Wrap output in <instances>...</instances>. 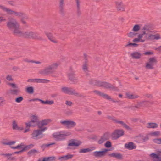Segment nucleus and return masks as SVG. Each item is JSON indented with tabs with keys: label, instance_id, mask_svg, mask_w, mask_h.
<instances>
[{
	"label": "nucleus",
	"instance_id": "nucleus-1",
	"mask_svg": "<svg viewBox=\"0 0 161 161\" xmlns=\"http://www.w3.org/2000/svg\"><path fill=\"white\" fill-rule=\"evenodd\" d=\"M6 26L11 31L12 34L14 36L31 39V31H22L20 29L19 24L15 19L12 17L10 18L7 22Z\"/></svg>",
	"mask_w": 161,
	"mask_h": 161
},
{
	"label": "nucleus",
	"instance_id": "nucleus-2",
	"mask_svg": "<svg viewBox=\"0 0 161 161\" xmlns=\"http://www.w3.org/2000/svg\"><path fill=\"white\" fill-rule=\"evenodd\" d=\"M0 8L3 11L7 13L8 14L11 15H14L18 17H21L20 21L23 24L28 26L27 23L25 19L27 20L29 19V17L26 15L24 12H17L9 8L5 7L4 6L0 5Z\"/></svg>",
	"mask_w": 161,
	"mask_h": 161
},
{
	"label": "nucleus",
	"instance_id": "nucleus-3",
	"mask_svg": "<svg viewBox=\"0 0 161 161\" xmlns=\"http://www.w3.org/2000/svg\"><path fill=\"white\" fill-rule=\"evenodd\" d=\"M89 84L93 86L101 87L106 89H109L113 91H118L119 90L118 88L114 85H112L104 81H90Z\"/></svg>",
	"mask_w": 161,
	"mask_h": 161
},
{
	"label": "nucleus",
	"instance_id": "nucleus-4",
	"mask_svg": "<svg viewBox=\"0 0 161 161\" xmlns=\"http://www.w3.org/2000/svg\"><path fill=\"white\" fill-rule=\"evenodd\" d=\"M58 66L57 63H53L45 67L43 69L40 70L39 73L42 75H48L52 74L56 71Z\"/></svg>",
	"mask_w": 161,
	"mask_h": 161
},
{
	"label": "nucleus",
	"instance_id": "nucleus-5",
	"mask_svg": "<svg viewBox=\"0 0 161 161\" xmlns=\"http://www.w3.org/2000/svg\"><path fill=\"white\" fill-rule=\"evenodd\" d=\"M62 91L65 94L70 95H74L76 97L84 98L86 96L80 94L76 90L71 87H64L61 88Z\"/></svg>",
	"mask_w": 161,
	"mask_h": 161
},
{
	"label": "nucleus",
	"instance_id": "nucleus-6",
	"mask_svg": "<svg viewBox=\"0 0 161 161\" xmlns=\"http://www.w3.org/2000/svg\"><path fill=\"white\" fill-rule=\"evenodd\" d=\"M47 129V128L45 127L34 130L31 134L32 138L35 140H37L42 138L44 135L42 133Z\"/></svg>",
	"mask_w": 161,
	"mask_h": 161
},
{
	"label": "nucleus",
	"instance_id": "nucleus-7",
	"mask_svg": "<svg viewBox=\"0 0 161 161\" xmlns=\"http://www.w3.org/2000/svg\"><path fill=\"white\" fill-rule=\"evenodd\" d=\"M71 134V133L69 132H56L53 134V136L56 140L61 141L64 140L66 136H69Z\"/></svg>",
	"mask_w": 161,
	"mask_h": 161
},
{
	"label": "nucleus",
	"instance_id": "nucleus-8",
	"mask_svg": "<svg viewBox=\"0 0 161 161\" xmlns=\"http://www.w3.org/2000/svg\"><path fill=\"white\" fill-rule=\"evenodd\" d=\"M157 60L155 57L150 58L148 59V62L146 63L145 67L148 69H154V66L156 65Z\"/></svg>",
	"mask_w": 161,
	"mask_h": 161
},
{
	"label": "nucleus",
	"instance_id": "nucleus-9",
	"mask_svg": "<svg viewBox=\"0 0 161 161\" xmlns=\"http://www.w3.org/2000/svg\"><path fill=\"white\" fill-rule=\"evenodd\" d=\"M114 3L115 8L118 12L125 11V6L122 0H116L115 1Z\"/></svg>",
	"mask_w": 161,
	"mask_h": 161
},
{
	"label": "nucleus",
	"instance_id": "nucleus-10",
	"mask_svg": "<svg viewBox=\"0 0 161 161\" xmlns=\"http://www.w3.org/2000/svg\"><path fill=\"white\" fill-rule=\"evenodd\" d=\"M60 123L62 126L69 129L74 128L76 125V122L71 120H61Z\"/></svg>",
	"mask_w": 161,
	"mask_h": 161
},
{
	"label": "nucleus",
	"instance_id": "nucleus-11",
	"mask_svg": "<svg viewBox=\"0 0 161 161\" xmlns=\"http://www.w3.org/2000/svg\"><path fill=\"white\" fill-rule=\"evenodd\" d=\"M124 134V131L122 129H117L111 134V136L112 139L117 140Z\"/></svg>",
	"mask_w": 161,
	"mask_h": 161
},
{
	"label": "nucleus",
	"instance_id": "nucleus-12",
	"mask_svg": "<svg viewBox=\"0 0 161 161\" xmlns=\"http://www.w3.org/2000/svg\"><path fill=\"white\" fill-rule=\"evenodd\" d=\"M8 84L10 86L13 88L14 89H10L9 90V93L12 95L17 96L20 93V91L18 87L15 84L9 83Z\"/></svg>",
	"mask_w": 161,
	"mask_h": 161
},
{
	"label": "nucleus",
	"instance_id": "nucleus-13",
	"mask_svg": "<svg viewBox=\"0 0 161 161\" xmlns=\"http://www.w3.org/2000/svg\"><path fill=\"white\" fill-rule=\"evenodd\" d=\"M81 143L82 142L80 141L75 139H73L69 141L68 146L70 147H78Z\"/></svg>",
	"mask_w": 161,
	"mask_h": 161
},
{
	"label": "nucleus",
	"instance_id": "nucleus-14",
	"mask_svg": "<svg viewBox=\"0 0 161 161\" xmlns=\"http://www.w3.org/2000/svg\"><path fill=\"white\" fill-rule=\"evenodd\" d=\"M154 103L153 101L144 100L138 102L137 104L139 108L140 109L141 107H146L147 106L148 104L150 105H153Z\"/></svg>",
	"mask_w": 161,
	"mask_h": 161
},
{
	"label": "nucleus",
	"instance_id": "nucleus-15",
	"mask_svg": "<svg viewBox=\"0 0 161 161\" xmlns=\"http://www.w3.org/2000/svg\"><path fill=\"white\" fill-rule=\"evenodd\" d=\"M64 0H59V12L62 17L65 15V12L64 10Z\"/></svg>",
	"mask_w": 161,
	"mask_h": 161
},
{
	"label": "nucleus",
	"instance_id": "nucleus-16",
	"mask_svg": "<svg viewBox=\"0 0 161 161\" xmlns=\"http://www.w3.org/2000/svg\"><path fill=\"white\" fill-rule=\"evenodd\" d=\"M44 33L48 39L52 42L55 43L58 42V41L56 39L52 33L48 31H45Z\"/></svg>",
	"mask_w": 161,
	"mask_h": 161
},
{
	"label": "nucleus",
	"instance_id": "nucleus-17",
	"mask_svg": "<svg viewBox=\"0 0 161 161\" xmlns=\"http://www.w3.org/2000/svg\"><path fill=\"white\" fill-rule=\"evenodd\" d=\"M110 133L108 132L105 133L101 137L100 139L98 141V143L101 144L106 141L109 139L110 136Z\"/></svg>",
	"mask_w": 161,
	"mask_h": 161
},
{
	"label": "nucleus",
	"instance_id": "nucleus-18",
	"mask_svg": "<svg viewBox=\"0 0 161 161\" xmlns=\"http://www.w3.org/2000/svg\"><path fill=\"white\" fill-rule=\"evenodd\" d=\"M108 151L107 149H104L103 151H95L93 153V155L96 157H101L105 156L106 152Z\"/></svg>",
	"mask_w": 161,
	"mask_h": 161
},
{
	"label": "nucleus",
	"instance_id": "nucleus-19",
	"mask_svg": "<svg viewBox=\"0 0 161 161\" xmlns=\"http://www.w3.org/2000/svg\"><path fill=\"white\" fill-rule=\"evenodd\" d=\"M36 123L34 122V121L31 120L28 123H25L26 127L24 133H26L30 131V127H34L36 125Z\"/></svg>",
	"mask_w": 161,
	"mask_h": 161
},
{
	"label": "nucleus",
	"instance_id": "nucleus-20",
	"mask_svg": "<svg viewBox=\"0 0 161 161\" xmlns=\"http://www.w3.org/2000/svg\"><path fill=\"white\" fill-rule=\"evenodd\" d=\"M142 56L141 53L136 51L133 52L130 54V57L134 59H139L141 58Z\"/></svg>",
	"mask_w": 161,
	"mask_h": 161
},
{
	"label": "nucleus",
	"instance_id": "nucleus-21",
	"mask_svg": "<svg viewBox=\"0 0 161 161\" xmlns=\"http://www.w3.org/2000/svg\"><path fill=\"white\" fill-rule=\"evenodd\" d=\"M125 147L129 150H131L136 149V146L133 142H130L125 144Z\"/></svg>",
	"mask_w": 161,
	"mask_h": 161
},
{
	"label": "nucleus",
	"instance_id": "nucleus-22",
	"mask_svg": "<svg viewBox=\"0 0 161 161\" xmlns=\"http://www.w3.org/2000/svg\"><path fill=\"white\" fill-rule=\"evenodd\" d=\"M0 155L4 156L7 158V160L14 161L16 160L17 159L15 157L11 156L12 154L11 153H1Z\"/></svg>",
	"mask_w": 161,
	"mask_h": 161
},
{
	"label": "nucleus",
	"instance_id": "nucleus-23",
	"mask_svg": "<svg viewBox=\"0 0 161 161\" xmlns=\"http://www.w3.org/2000/svg\"><path fill=\"white\" fill-rule=\"evenodd\" d=\"M145 37L147 40H158L161 39V37L159 36V35L158 34H156L155 35L149 34L148 37L147 36H146Z\"/></svg>",
	"mask_w": 161,
	"mask_h": 161
},
{
	"label": "nucleus",
	"instance_id": "nucleus-24",
	"mask_svg": "<svg viewBox=\"0 0 161 161\" xmlns=\"http://www.w3.org/2000/svg\"><path fill=\"white\" fill-rule=\"evenodd\" d=\"M31 39L40 40H42V37L37 32L31 31Z\"/></svg>",
	"mask_w": 161,
	"mask_h": 161
},
{
	"label": "nucleus",
	"instance_id": "nucleus-25",
	"mask_svg": "<svg viewBox=\"0 0 161 161\" xmlns=\"http://www.w3.org/2000/svg\"><path fill=\"white\" fill-rule=\"evenodd\" d=\"M74 156V155L68 154L66 155L63 156L59 157L58 159L61 160V161L67 160L72 159Z\"/></svg>",
	"mask_w": 161,
	"mask_h": 161
},
{
	"label": "nucleus",
	"instance_id": "nucleus-26",
	"mask_svg": "<svg viewBox=\"0 0 161 161\" xmlns=\"http://www.w3.org/2000/svg\"><path fill=\"white\" fill-rule=\"evenodd\" d=\"M67 75L69 79L70 80H79L74 72L69 73Z\"/></svg>",
	"mask_w": 161,
	"mask_h": 161
},
{
	"label": "nucleus",
	"instance_id": "nucleus-27",
	"mask_svg": "<svg viewBox=\"0 0 161 161\" xmlns=\"http://www.w3.org/2000/svg\"><path fill=\"white\" fill-rule=\"evenodd\" d=\"M75 0L77 7V14L78 16H80L81 14L80 8V0Z\"/></svg>",
	"mask_w": 161,
	"mask_h": 161
},
{
	"label": "nucleus",
	"instance_id": "nucleus-28",
	"mask_svg": "<svg viewBox=\"0 0 161 161\" xmlns=\"http://www.w3.org/2000/svg\"><path fill=\"white\" fill-rule=\"evenodd\" d=\"M150 156L153 160V161H161V158L155 153H152L150 155Z\"/></svg>",
	"mask_w": 161,
	"mask_h": 161
},
{
	"label": "nucleus",
	"instance_id": "nucleus-29",
	"mask_svg": "<svg viewBox=\"0 0 161 161\" xmlns=\"http://www.w3.org/2000/svg\"><path fill=\"white\" fill-rule=\"evenodd\" d=\"M108 156L110 157L114 158L119 159H120L122 158V154L117 153H114L109 154L108 155Z\"/></svg>",
	"mask_w": 161,
	"mask_h": 161
},
{
	"label": "nucleus",
	"instance_id": "nucleus-30",
	"mask_svg": "<svg viewBox=\"0 0 161 161\" xmlns=\"http://www.w3.org/2000/svg\"><path fill=\"white\" fill-rule=\"evenodd\" d=\"M101 97H103V98L105 99L109 100L115 103H118L119 102V101H115L114 100V99L113 98H111L110 96H109L108 94L104 93L103 92L101 96Z\"/></svg>",
	"mask_w": 161,
	"mask_h": 161
},
{
	"label": "nucleus",
	"instance_id": "nucleus-31",
	"mask_svg": "<svg viewBox=\"0 0 161 161\" xmlns=\"http://www.w3.org/2000/svg\"><path fill=\"white\" fill-rule=\"evenodd\" d=\"M125 95L127 98L129 99H134L139 97V96L138 95L130 94L129 92H126Z\"/></svg>",
	"mask_w": 161,
	"mask_h": 161
},
{
	"label": "nucleus",
	"instance_id": "nucleus-32",
	"mask_svg": "<svg viewBox=\"0 0 161 161\" xmlns=\"http://www.w3.org/2000/svg\"><path fill=\"white\" fill-rule=\"evenodd\" d=\"M147 127L148 128H155L158 127V125L155 123L149 122L147 124Z\"/></svg>",
	"mask_w": 161,
	"mask_h": 161
},
{
	"label": "nucleus",
	"instance_id": "nucleus-33",
	"mask_svg": "<svg viewBox=\"0 0 161 161\" xmlns=\"http://www.w3.org/2000/svg\"><path fill=\"white\" fill-rule=\"evenodd\" d=\"M115 123H118L120 124L123 126L127 130H129L130 129V128L129 126L127 125H126L125 123L123 121H118V120H116Z\"/></svg>",
	"mask_w": 161,
	"mask_h": 161
},
{
	"label": "nucleus",
	"instance_id": "nucleus-34",
	"mask_svg": "<svg viewBox=\"0 0 161 161\" xmlns=\"http://www.w3.org/2000/svg\"><path fill=\"white\" fill-rule=\"evenodd\" d=\"M82 69L85 73L87 74L89 71L88 70V64L83 63L82 66Z\"/></svg>",
	"mask_w": 161,
	"mask_h": 161
},
{
	"label": "nucleus",
	"instance_id": "nucleus-35",
	"mask_svg": "<svg viewBox=\"0 0 161 161\" xmlns=\"http://www.w3.org/2000/svg\"><path fill=\"white\" fill-rule=\"evenodd\" d=\"M40 102L42 104H49L52 105L54 103V101L53 100H47L46 101H44L43 100L41 99Z\"/></svg>",
	"mask_w": 161,
	"mask_h": 161
},
{
	"label": "nucleus",
	"instance_id": "nucleus-36",
	"mask_svg": "<svg viewBox=\"0 0 161 161\" xmlns=\"http://www.w3.org/2000/svg\"><path fill=\"white\" fill-rule=\"evenodd\" d=\"M24 61L25 62H26L28 63H36L38 64H40L41 62L39 61H36L33 60H30L27 58H25L24 60Z\"/></svg>",
	"mask_w": 161,
	"mask_h": 161
},
{
	"label": "nucleus",
	"instance_id": "nucleus-37",
	"mask_svg": "<svg viewBox=\"0 0 161 161\" xmlns=\"http://www.w3.org/2000/svg\"><path fill=\"white\" fill-rule=\"evenodd\" d=\"M56 159V158L54 156H52L43 158V161H53Z\"/></svg>",
	"mask_w": 161,
	"mask_h": 161
},
{
	"label": "nucleus",
	"instance_id": "nucleus-38",
	"mask_svg": "<svg viewBox=\"0 0 161 161\" xmlns=\"http://www.w3.org/2000/svg\"><path fill=\"white\" fill-rule=\"evenodd\" d=\"M126 108L133 111H136V109H139L137 104L135 106L131 105L128 106Z\"/></svg>",
	"mask_w": 161,
	"mask_h": 161
},
{
	"label": "nucleus",
	"instance_id": "nucleus-39",
	"mask_svg": "<svg viewBox=\"0 0 161 161\" xmlns=\"http://www.w3.org/2000/svg\"><path fill=\"white\" fill-rule=\"evenodd\" d=\"M16 142L14 141H11V142H1V143L3 145H13Z\"/></svg>",
	"mask_w": 161,
	"mask_h": 161
},
{
	"label": "nucleus",
	"instance_id": "nucleus-40",
	"mask_svg": "<svg viewBox=\"0 0 161 161\" xmlns=\"http://www.w3.org/2000/svg\"><path fill=\"white\" fill-rule=\"evenodd\" d=\"M55 144V143H50V144H43L41 146V148L42 149V150L44 151L46 147H48L51 145H52L53 144Z\"/></svg>",
	"mask_w": 161,
	"mask_h": 161
},
{
	"label": "nucleus",
	"instance_id": "nucleus-41",
	"mask_svg": "<svg viewBox=\"0 0 161 161\" xmlns=\"http://www.w3.org/2000/svg\"><path fill=\"white\" fill-rule=\"evenodd\" d=\"M92 150H91L89 148H85V149H80L79 152L80 153H86L88 152H89L90 151H92Z\"/></svg>",
	"mask_w": 161,
	"mask_h": 161
},
{
	"label": "nucleus",
	"instance_id": "nucleus-42",
	"mask_svg": "<svg viewBox=\"0 0 161 161\" xmlns=\"http://www.w3.org/2000/svg\"><path fill=\"white\" fill-rule=\"evenodd\" d=\"M140 29V26L138 24L135 25L133 27L132 31L134 32H137Z\"/></svg>",
	"mask_w": 161,
	"mask_h": 161
},
{
	"label": "nucleus",
	"instance_id": "nucleus-43",
	"mask_svg": "<svg viewBox=\"0 0 161 161\" xmlns=\"http://www.w3.org/2000/svg\"><path fill=\"white\" fill-rule=\"evenodd\" d=\"M142 30L145 31L148 33L151 31V30L150 29L148 26L145 25L142 28Z\"/></svg>",
	"mask_w": 161,
	"mask_h": 161
},
{
	"label": "nucleus",
	"instance_id": "nucleus-44",
	"mask_svg": "<svg viewBox=\"0 0 161 161\" xmlns=\"http://www.w3.org/2000/svg\"><path fill=\"white\" fill-rule=\"evenodd\" d=\"M38 153L36 150L32 149L29 151L28 153V155H33Z\"/></svg>",
	"mask_w": 161,
	"mask_h": 161
},
{
	"label": "nucleus",
	"instance_id": "nucleus-45",
	"mask_svg": "<svg viewBox=\"0 0 161 161\" xmlns=\"http://www.w3.org/2000/svg\"><path fill=\"white\" fill-rule=\"evenodd\" d=\"M73 111L72 110L68 109L65 111V114L67 116L71 115L73 114Z\"/></svg>",
	"mask_w": 161,
	"mask_h": 161
},
{
	"label": "nucleus",
	"instance_id": "nucleus-46",
	"mask_svg": "<svg viewBox=\"0 0 161 161\" xmlns=\"http://www.w3.org/2000/svg\"><path fill=\"white\" fill-rule=\"evenodd\" d=\"M27 92L30 94H32L34 92V89L32 87H29L27 88Z\"/></svg>",
	"mask_w": 161,
	"mask_h": 161
},
{
	"label": "nucleus",
	"instance_id": "nucleus-47",
	"mask_svg": "<svg viewBox=\"0 0 161 161\" xmlns=\"http://www.w3.org/2000/svg\"><path fill=\"white\" fill-rule=\"evenodd\" d=\"M13 128V129L19 130V128L17 125V124L15 120H14L12 123Z\"/></svg>",
	"mask_w": 161,
	"mask_h": 161
},
{
	"label": "nucleus",
	"instance_id": "nucleus-48",
	"mask_svg": "<svg viewBox=\"0 0 161 161\" xmlns=\"http://www.w3.org/2000/svg\"><path fill=\"white\" fill-rule=\"evenodd\" d=\"M34 146V145L33 144H30L29 145H27L25 147H24V146L23 145V147L22 148L23 149H24V151L30 149L31 147H32Z\"/></svg>",
	"mask_w": 161,
	"mask_h": 161
},
{
	"label": "nucleus",
	"instance_id": "nucleus-49",
	"mask_svg": "<svg viewBox=\"0 0 161 161\" xmlns=\"http://www.w3.org/2000/svg\"><path fill=\"white\" fill-rule=\"evenodd\" d=\"M44 125H47L48 123L51 122V120L50 119H45L41 121Z\"/></svg>",
	"mask_w": 161,
	"mask_h": 161
},
{
	"label": "nucleus",
	"instance_id": "nucleus-50",
	"mask_svg": "<svg viewBox=\"0 0 161 161\" xmlns=\"http://www.w3.org/2000/svg\"><path fill=\"white\" fill-rule=\"evenodd\" d=\"M22 143L20 144H19L18 146L16 147L10 146V147L13 149H17L19 148H22L23 147V145H22Z\"/></svg>",
	"mask_w": 161,
	"mask_h": 161
},
{
	"label": "nucleus",
	"instance_id": "nucleus-51",
	"mask_svg": "<svg viewBox=\"0 0 161 161\" xmlns=\"http://www.w3.org/2000/svg\"><path fill=\"white\" fill-rule=\"evenodd\" d=\"M107 118L109 120L113 121L115 123L117 120V119H116L113 116H108L107 117Z\"/></svg>",
	"mask_w": 161,
	"mask_h": 161
},
{
	"label": "nucleus",
	"instance_id": "nucleus-52",
	"mask_svg": "<svg viewBox=\"0 0 161 161\" xmlns=\"http://www.w3.org/2000/svg\"><path fill=\"white\" fill-rule=\"evenodd\" d=\"M23 100V97L20 96L19 97H17L15 99V101L17 103H19Z\"/></svg>",
	"mask_w": 161,
	"mask_h": 161
},
{
	"label": "nucleus",
	"instance_id": "nucleus-53",
	"mask_svg": "<svg viewBox=\"0 0 161 161\" xmlns=\"http://www.w3.org/2000/svg\"><path fill=\"white\" fill-rule=\"evenodd\" d=\"M137 33L135 32H130L128 34V36L129 37L132 38L136 36Z\"/></svg>",
	"mask_w": 161,
	"mask_h": 161
},
{
	"label": "nucleus",
	"instance_id": "nucleus-54",
	"mask_svg": "<svg viewBox=\"0 0 161 161\" xmlns=\"http://www.w3.org/2000/svg\"><path fill=\"white\" fill-rule=\"evenodd\" d=\"M33 119L31 120L32 121H34V122L37 123L38 121V117L36 115H33L31 116Z\"/></svg>",
	"mask_w": 161,
	"mask_h": 161
},
{
	"label": "nucleus",
	"instance_id": "nucleus-55",
	"mask_svg": "<svg viewBox=\"0 0 161 161\" xmlns=\"http://www.w3.org/2000/svg\"><path fill=\"white\" fill-rule=\"evenodd\" d=\"M36 123L37 125L39 128H41L43 126H44V125L41 121H38Z\"/></svg>",
	"mask_w": 161,
	"mask_h": 161
},
{
	"label": "nucleus",
	"instance_id": "nucleus-56",
	"mask_svg": "<svg viewBox=\"0 0 161 161\" xmlns=\"http://www.w3.org/2000/svg\"><path fill=\"white\" fill-rule=\"evenodd\" d=\"M105 146L107 148L111 147L112 146L111 142L109 141H107L105 144Z\"/></svg>",
	"mask_w": 161,
	"mask_h": 161
},
{
	"label": "nucleus",
	"instance_id": "nucleus-57",
	"mask_svg": "<svg viewBox=\"0 0 161 161\" xmlns=\"http://www.w3.org/2000/svg\"><path fill=\"white\" fill-rule=\"evenodd\" d=\"M154 142L158 144H161V138L155 139L153 140Z\"/></svg>",
	"mask_w": 161,
	"mask_h": 161
},
{
	"label": "nucleus",
	"instance_id": "nucleus-58",
	"mask_svg": "<svg viewBox=\"0 0 161 161\" xmlns=\"http://www.w3.org/2000/svg\"><path fill=\"white\" fill-rule=\"evenodd\" d=\"M143 96L147 98H153L152 95L150 94L146 93L144 94Z\"/></svg>",
	"mask_w": 161,
	"mask_h": 161
},
{
	"label": "nucleus",
	"instance_id": "nucleus-59",
	"mask_svg": "<svg viewBox=\"0 0 161 161\" xmlns=\"http://www.w3.org/2000/svg\"><path fill=\"white\" fill-rule=\"evenodd\" d=\"M93 92L95 93L96 94H97L98 95L100 96H101L103 93V92H101L100 91L97 90H94L93 91Z\"/></svg>",
	"mask_w": 161,
	"mask_h": 161
},
{
	"label": "nucleus",
	"instance_id": "nucleus-60",
	"mask_svg": "<svg viewBox=\"0 0 161 161\" xmlns=\"http://www.w3.org/2000/svg\"><path fill=\"white\" fill-rule=\"evenodd\" d=\"M151 134L153 136H159L160 135V132L158 131H155L152 132Z\"/></svg>",
	"mask_w": 161,
	"mask_h": 161
},
{
	"label": "nucleus",
	"instance_id": "nucleus-61",
	"mask_svg": "<svg viewBox=\"0 0 161 161\" xmlns=\"http://www.w3.org/2000/svg\"><path fill=\"white\" fill-rule=\"evenodd\" d=\"M65 103L67 105L70 106H71L73 104L71 101L68 100L66 101Z\"/></svg>",
	"mask_w": 161,
	"mask_h": 161
},
{
	"label": "nucleus",
	"instance_id": "nucleus-62",
	"mask_svg": "<svg viewBox=\"0 0 161 161\" xmlns=\"http://www.w3.org/2000/svg\"><path fill=\"white\" fill-rule=\"evenodd\" d=\"M148 139V137L147 136L144 137L142 136V142H145Z\"/></svg>",
	"mask_w": 161,
	"mask_h": 161
},
{
	"label": "nucleus",
	"instance_id": "nucleus-63",
	"mask_svg": "<svg viewBox=\"0 0 161 161\" xmlns=\"http://www.w3.org/2000/svg\"><path fill=\"white\" fill-rule=\"evenodd\" d=\"M137 140L139 142H142V136H139L137 137Z\"/></svg>",
	"mask_w": 161,
	"mask_h": 161
},
{
	"label": "nucleus",
	"instance_id": "nucleus-64",
	"mask_svg": "<svg viewBox=\"0 0 161 161\" xmlns=\"http://www.w3.org/2000/svg\"><path fill=\"white\" fill-rule=\"evenodd\" d=\"M153 53L152 52L147 51L144 53L145 55H151L153 54Z\"/></svg>",
	"mask_w": 161,
	"mask_h": 161
}]
</instances>
